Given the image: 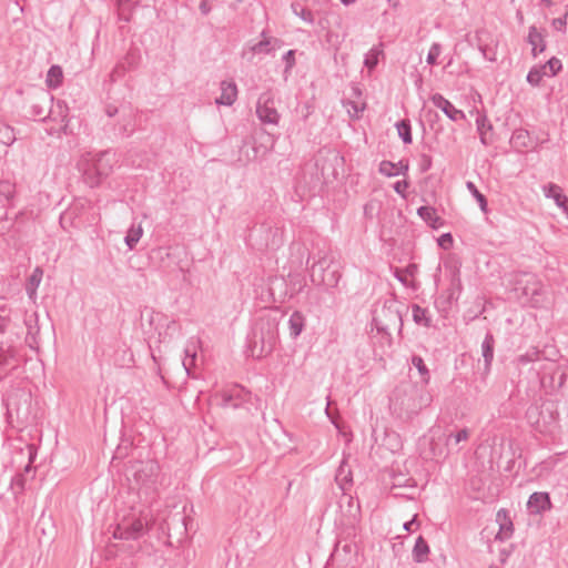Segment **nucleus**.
<instances>
[{
  "instance_id": "obj_28",
  "label": "nucleus",
  "mask_w": 568,
  "mask_h": 568,
  "mask_svg": "<svg viewBox=\"0 0 568 568\" xmlns=\"http://www.w3.org/2000/svg\"><path fill=\"white\" fill-rule=\"evenodd\" d=\"M304 327H305V316L298 311L293 312L288 320L290 335L293 338H296L297 336L301 335Z\"/></svg>"
},
{
  "instance_id": "obj_54",
  "label": "nucleus",
  "mask_w": 568,
  "mask_h": 568,
  "mask_svg": "<svg viewBox=\"0 0 568 568\" xmlns=\"http://www.w3.org/2000/svg\"><path fill=\"white\" fill-rule=\"evenodd\" d=\"M409 186L408 182L403 180V181H397L395 184H394V191L399 194L400 196L403 197H406V190L407 187Z\"/></svg>"
},
{
  "instance_id": "obj_20",
  "label": "nucleus",
  "mask_w": 568,
  "mask_h": 568,
  "mask_svg": "<svg viewBox=\"0 0 568 568\" xmlns=\"http://www.w3.org/2000/svg\"><path fill=\"white\" fill-rule=\"evenodd\" d=\"M409 164L407 161L400 160L397 163L384 160L379 163V173L385 176H396L398 174H406L408 172Z\"/></svg>"
},
{
  "instance_id": "obj_34",
  "label": "nucleus",
  "mask_w": 568,
  "mask_h": 568,
  "mask_svg": "<svg viewBox=\"0 0 568 568\" xmlns=\"http://www.w3.org/2000/svg\"><path fill=\"white\" fill-rule=\"evenodd\" d=\"M16 193V185L9 180L0 181V204L10 202Z\"/></svg>"
},
{
  "instance_id": "obj_46",
  "label": "nucleus",
  "mask_w": 568,
  "mask_h": 568,
  "mask_svg": "<svg viewBox=\"0 0 568 568\" xmlns=\"http://www.w3.org/2000/svg\"><path fill=\"white\" fill-rule=\"evenodd\" d=\"M440 53H442V45L437 42L433 43L428 51L427 58H426L427 63L432 64V65L436 64L437 59L440 55Z\"/></svg>"
},
{
  "instance_id": "obj_13",
  "label": "nucleus",
  "mask_w": 568,
  "mask_h": 568,
  "mask_svg": "<svg viewBox=\"0 0 568 568\" xmlns=\"http://www.w3.org/2000/svg\"><path fill=\"white\" fill-rule=\"evenodd\" d=\"M430 101L436 108L440 109L445 113V115L452 121L456 122L459 120H464L466 118L465 113L462 110L456 109L450 103V101H448L440 93L433 94L430 97Z\"/></svg>"
},
{
  "instance_id": "obj_39",
  "label": "nucleus",
  "mask_w": 568,
  "mask_h": 568,
  "mask_svg": "<svg viewBox=\"0 0 568 568\" xmlns=\"http://www.w3.org/2000/svg\"><path fill=\"white\" fill-rule=\"evenodd\" d=\"M17 356V351L12 345L0 346V366L9 365L12 359Z\"/></svg>"
},
{
  "instance_id": "obj_45",
  "label": "nucleus",
  "mask_w": 568,
  "mask_h": 568,
  "mask_svg": "<svg viewBox=\"0 0 568 568\" xmlns=\"http://www.w3.org/2000/svg\"><path fill=\"white\" fill-rule=\"evenodd\" d=\"M542 67H546V71H548V77H555L562 68L561 61L552 57L549 59Z\"/></svg>"
},
{
  "instance_id": "obj_5",
  "label": "nucleus",
  "mask_w": 568,
  "mask_h": 568,
  "mask_svg": "<svg viewBox=\"0 0 568 568\" xmlns=\"http://www.w3.org/2000/svg\"><path fill=\"white\" fill-rule=\"evenodd\" d=\"M160 475V465L154 460L140 463L134 473L135 481L146 490L154 489Z\"/></svg>"
},
{
  "instance_id": "obj_7",
  "label": "nucleus",
  "mask_w": 568,
  "mask_h": 568,
  "mask_svg": "<svg viewBox=\"0 0 568 568\" xmlns=\"http://www.w3.org/2000/svg\"><path fill=\"white\" fill-rule=\"evenodd\" d=\"M339 524L354 529L359 521V504L351 495H344L339 500Z\"/></svg>"
},
{
  "instance_id": "obj_42",
  "label": "nucleus",
  "mask_w": 568,
  "mask_h": 568,
  "mask_svg": "<svg viewBox=\"0 0 568 568\" xmlns=\"http://www.w3.org/2000/svg\"><path fill=\"white\" fill-rule=\"evenodd\" d=\"M466 187L473 194V196L476 199V201L478 202L480 210L486 212L487 211V200H486L485 195L478 191V189L471 181H468L466 183Z\"/></svg>"
},
{
  "instance_id": "obj_48",
  "label": "nucleus",
  "mask_w": 568,
  "mask_h": 568,
  "mask_svg": "<svg viewBox=\"0 0 568 568\" xmlns=\"http://www.w3.org/2000/svg\"><path fill=\"white\" fill-rule=\"evenodd\" d=\"M120 62H124L129 71L133 70L138 67L139 55L134 51H129Z\"/></svg>"
},
{
  "instance_id": "obj_14",
  "label": "nucleus",
  "mask_w": 568,
  "mask_h": 568,
  "mask_svg": "<svg viewBox=\"0 0 568 568\" xmlns=\"http://www.w3.org/2000/svg\"><path fill=\"white\" fill-rule=\"evenodd\" d=\"M250 393L241 386H233L222 394V405L224 407L237 408L247 400Z\"/></svg>"
},
{
  "instance_id": "obj_64",
  "label": "nucleus",
  "mask_w": 568,
  "mask_h": 568,
  "mask_svg": "<svg viewBox=\"0 0 568 568\" xmlns=\"http://www.w3.org/2000/svg\"><path fill=\"white\" fill-rule=\"evenodd\" d=\"M154 253L160 256V258L163 261L164 257H170V252L168 248L160 247L154 251Z\"/></svg>"
},
{
  "instance_id": "obj_63",
  "label": "nucleus",
  "mask_w": 568,
  "mask_h": 568,
  "mask_svg": "<svg viewBox=\"0 0 568 568\" xmlns=\"http://www.w3.org/2000/svg\"><path fill=\"white\" fill-rule=\"evenodd\" d=\"M131 128H132V121H131V118H130V116H128V118H123V122H122V124H121V130H122L123 132H128V131H129V129L131 130Z\"/></svg>"
},
{
  "instance_id": "obj_52",
  "label": "nucleus",
  "mask_w": 568,
  "mask_h": 568,
  "mask_svg": "<svg viewBox=\"0 0 568 568\" xmlns=\"http://www.w3.org/2000/svg\"><path fill=\"white\" fill-rule=\"evenodd\" d=\"M438 244L444 250H448L453 246V236L450 233H445L438 239Z\"/></svg>"
},
{
  "instance_id": "obj_22",
  "label": "nucleus",
  "mask_w": 568,
  "mask_h": 568,
  "mask_svg": "<svg viewBox=\"0 0 568 568\" xmlns=\"http://www.w3.org/2000/svg\"><path fill=\"white\" fill-rule=\"evenodd\" d=\"M237 98V88L234 82L222 81L221 95L216 98V104L232 105Z\"/></svg>"
},
{
  "instance_id": "obj_19",
  "label": "nucleus",
  "mask_w": 568,
  "mask_h": 568,
  "mask_svg": "<svg viewBox=\"0 0 568 568\" xmlns=\"http://www.w3.org/2000/svg\"><path fill=\"white\" fill-rule=\"evenodd\" d=\"M527 42L531 45V54L535 58L546 50L545 34L535 26L529 27Z\"/></svg>"
},
{
  "instance_id": "obj_58",
  "label": "nucleus",
  "mask_w": 568,
  "mask_h": 568,
  "mask_svg": "<svg viewBox=\"0 0 568 568\" xmlns=\"http://www.w3.org/2000/svg\"><path fill=\"white\" fill-rule=\"evenodd\" d=\"M185 353H186V358L183 361V366L185 367L186 372H189L190 366L193 365V363L195 361V353L191 354L189 348L185 349Z\"/></svg>"
},
{
  "instance_id": "obj_50",
  "label": "nucleus",
  "mask_w": 568,
  "mask_h": 568,
  "mask_svg": "<svg viewBox=\"0 0 568 568\" xmlns=\"http://www.w3.org/2000/svg\"><path fill=\"white\" fill-rule=\"evenodd\" d=\"M529 139V134L527 131H524V130H518L516 132H514L513 136H511V140L516 143V144H521L524 146H526V140Z\"/></svg>"
},
{
  "instance_id": "obj_43",
  "label": "nucleus",
  "mask_w": 568,
  "mask_h": 568,
  "mask_svg": "<svg viewBox=\"0 0 568 568\" xmlns=\"http://www.w3.org/2000/svg\"><path fill=\"white\" fill-rule=\"evenodd\" d=\"M16 141L13 129L7 124L0 125V143L11 145Z\"/></svg>"
},
{
  "instance_id": "obj_9",
  "label": "nucleus",
  "mask_w": 568,
  "mask_h": 568,
  "mask_svg": "<svg viewBox=\"0 0 568 568\" xmlns=\"http://www.w3.org/2000/svg\"><path fill=\"white\" fill-rule=\"evenodd\" d=\"M145 532V523L141 518H135L130 523L119 524L114 530V537L126 540L139 539Z\"/></svg>"
},
{
  "instance_id": "obj_26",
  "label": "nucleus",
  "mask_w": 568,
  "mask_h": 568,
  "mask_svg": "<svg viewBox=\"0 0 568 568\" xmlns=\"http://www.w3.org/2000/svg\"><path fill=\"white\" fill-rule=\"evenodd\" d=\"M494 335L491 333H487L481 343V354L485 361V372H489L490 369V365L494 359Z\"/></svg>"
},
{
  "instance_id": "obj_12",
  "label": "nucleus",
  "mask_w": 568,
  "mask_h": 568,
  "mask_svg": "<svg viewBox=\"0 0 568 568\" xmlns=\"http://www.w3.org/2000/svg\"><path fill=\"white\" fill-rule=\"evenodd\" d=\"M53 98L50 95V93L45 91H40L38 94H36L32 98L30 109H31V115L34 119L39 120H47L48 113L47 109L52 104Z\"/></svg>"
},
{
  "instance_id": "obj_49",
  "label": "nucleus",
  "mask_w": 568,
  "mask_h": 568,
  "mask_svg": "<svg viewBox=\"0 0 568 568\" xmlns=\"http://www.w3.org/2000/svg\"><path fill=\"white\" fill-rule=\"evenodd\" d=\"M270 44H271V41L268 39H264V40L255 43L252 47V51L254 53H268L271 51Z\"/></svg>"
},
{
  "instance_id": "obj_51",
  "label": "nucleus",
  "mask_w": 568,
  "mask_h": 568,
  "mask_svg": "<svg viewBox=\"0 0 568 568\" xmlns=\"http://www.w3.org/2000/svg\"><path fill=\"white\" fill-rule=\"evenodd\" d=\"M432 164H433L432 158L428 154L420 155L418 166H419V171L422 173H425L428 170H430Z\"/></svg>"
},
{
  "instance_id": "obj_1",
  "label": "nucleus",
  "mask_w": 568,
  "mask_h": 568,
  "mask_svg": "<svg viewBox=\"0 0 568 568\" xmlns=\"http://www.w3.org/2000/svg\"><path fill=\"white\" fill-rule=\"evenodd\" d=\"M113 165L114 155L108 151L88 152L78 162V169L82 173L83 181L90 187L100 185L102 180L111 174Z\"/></svg>"
},
{
  "instance_id": "obj_40",
  "label": "nucleus",
  "mask_w": 568,
  "mask_h": 568,
  "mask_svg": "<svg viewBox=\"0 0 568 568\" xmlns=\"http://www.w3.org/2000/svg\"><path fill=\"white\" fill-rule=\"evenodd\" d=\"M292 10L303 21L307 22L308 24L314 23V14L310 9L304 8L298 3H292Z\"/></svg>"
},
{
  "instance_id": "obj_4",
  "label": "nucleus",
  "mask_w": 568,
  "mask_h": 568,
  "mask_svg": "<svg viewBox=\"0 0 568 568\" xmlns=\"http://www.w3.org/2000/svg\"><path fill=\"white\" fill-rule=\"evenodd\" d=\"M91 203L85 199L75 200L61 215L60 224L64 230L70 227L82 229L90 224L92 220L88 217V211Z\"/></svg>"
},
{
  "instance_id": "obj_11",
  "label": "nucleus",
  "mask_w": 568,
  "mask_h": 568,
  "mask_svg": "<svg viewBox=\"0 0 568 568\" xmlns=\"http://www.w3.org/2000/svg\"><path fill=\"white\" fill-rule=\"evenodd\" d=\"M266 326H267V328L265 332H264V327L263 326L261 327V336H260L261 348H260V352L256 354L257 357H262V356L270 354L276 345L277 335H278L277 324L274 321L273 322L267 321Z\"/></svg>"
},
{
  "instance_id": "obj_60",
  "label": "nucleus",
  "mask_w": 568,
  "mask_h": 568,
  "mask_svg": "<svg viewBox=\"0 0 568 568\" xmlns=\"http://www.w3.org/2000/svg\"><path fill=\"white\" fill-rule=\"evenodd\" d=\"M119 109L115 106V105H112V104H109L106 105L105 108V114L109 116V118H113L115 116L116 114H119Z\"/></svg>"
},
{
  "instance_id": "obj_30",
  "label": "nucleus",
  "mask_w": 568,
  "mask_h": 568,
  "mask_svg": "<svg viewBox=\"0 0 568 568\" xmlns=\"http://www.w3.org/2000/svg\"><path fill=\"white\" fill-rule=\"evenodd\" d=\"M429 546L427 541L419 536L413 548V559L416 562H425L428 559Z\"/></svg>"
},
{
  "instance_id": "obj_27",
  "label": "nucleus",
  "mask_w": 568,
  "mask_h": 568,
  "mask_svg": "<svg viewBox=\"0 0 568 568\" xmlns=\"http://www.w3.org/2000/svg\"><path fill=\"white\" fill-rule=\"evenodd\" d=\"M43 276V270L39 266H37L30 277L28 278L27 285H26V292L29 296V298L34 300L37 297V290L42 281Z\"/></svg>"
},
{
  "instance_id": "obj_59",
  "label": "nucleus",
  "mask_w": 568,
  "mask_h": 568,
  "mask_svg": "<svg viewBox=\"0 0 568 568\" xmlns=\"http://www.w3.org/2000/svg\"><path fill=\"white\" fill-rule=\"evenodd\" d=\"M418 526H419V524H418V521L416 519V515H415L412 520L404 524V529L407 531H413Z\"/></svg>"
},
{
  "instance_id": "obj_56",
  "label": "nucleus",
  "mask_w": 568,
  "mask_h": 568,
  "mask_svg": "<svg viewBox=\"0 0 568 568\" xmlns=\"http://www.w3.org/2000/svg\"><path fill=\"white\" fill-rule=\"evenodd\" d=\"M469 437L468 429L464 428L457 432L455 435H450L449 438H454L455 444H458L460 442L467 440Z\"/></svg>"
},
{
  "instance_id": "obj_32",
  "label": "nucleus",
  "mask_w": 568,
  "mask_h": 568,
  "mask_svg": "<svg viewBox=\"0 0 568 568\" xmlns=\"http://www.w3.org/2000/svg\"><path fill=\"white\" fill-rule=\"evenodd\" d=\"M63 72L61 67L51 65L47 73V85L51 89H57L62 83Z\"/></svg>"
},
{
  "instance_id": "obj_47",
  "label": "nucleus",
  "mask_w": 568,
  "mask_h": 568,
  "mask_svg": "<svg viewBox=\"0 0 568 568\" xmlns=\"http://www.w3.org/2000/svg\"><path fill=\"white\" fill-rule=\"evenodd\" d=\"M290 283L293 285L290 292V296H293L294 294L301 292V290L304 286V280L300 277L298 275H288Z\"/></svg>"
},
{
  "instance_id": "obj_41",
  "label": "nucleus",
  "mask_w": 568,
  "mask_h": 568,
  "mask_svg": "<svg viewBox=\"0 0 568 568\" xmlns=\"http://www.w3.org/2000/svg\"><path fill=\"white\" fill-rule=\"evenodd\" d=\"M412 364L417 368L423 382L427 384L429 382L430 375L427 366L424 363V359L418 355H414L412 357Z\"/></svg>"
},
{
  "instance_id": "obj_3",
  "label": "nucleus",
  "mask_w": 568,
  "mask_h": 568,
  "mask_svg": "<svg viewBox=\"0 0 568 568\" xmlns=\"http://www.w3.org/2000/svg\"><path fill=\"white\" fill-rule=\"evenodd\" d=\"M310 270L313 284L334 287L338 284L341 273L334 265V255L331 252L320 251L314 257Z\"/></svg>"
},
{
  "instance_id": "obj_10",
  "label": "nucleus",
  "mask_w": 568,
  "mask_h": 568,
  "mask_svg": "<svg viewBox=\"0 0 568 568\" xmlns=\"http://www.w3.org/2000/svg\"><path fill=\"white\" fill-rule=\"evenodd\" d=\"M432 402V396L426 392L413 389L407 400L402 402V407L408 416L418 414L419 410L427 407Z\"/></svg>"
},
{
  "instance_id": "obj_29",
  "label": "nucleus",
  "mask_w": 568,
  "mask_h": 568,
  "mask_svg": "<svg viewBox=\"0 0 568 568\" xmlns=\"http://www.w3.org/2000/svg\"><path fill=\"white\" fill-rule=\"evenodd\" d=\"M418 216L434 229H437L442 222L440 217L437 216L436 210L432 206H420L417 210Z\"/></svg>"
},
{
  "instance_id": "obj_61",
  "label": "nucleus",
  "mask_w": 568,
  "mask_h": 568,
  "mask_svg": "<svg viewBox=\"0 0 568 568\" xmlns=\"http://www.w3.org/2000/svg\"><path fill=\"white\" fill-rule=\"evenodd\" d=\"M26 342L30 345V347H33V343H36V336H34V333L32 332L31 325H29V331H28V334L26 337Z\"/></svg>"
},
{
  "instance_id": "obj_8",
  "label": "nucleus",
  "mask_w": 568,
  "mask_h": 568,
  "mask_svg": "<svg viewBox=\"0 0 568 568\" xmlns=\"http://www.w3.org/2000/svg\"><path fill=\"white\" fill-rule=\"evenodd\" d=\"M68 116H69V108L65 102L58 100L55 103L52 102L50 105V110L48 112V119L58 124L57 128H51V133H67L68 129Z\"/></svg>"
},
{
  "instance_id": "obj_44",
  "label": "nucleus",
  "mask_w": 568,
  "mask_h": 568,
  "mask_svg": "<svg viewBox=\"0 0 568 568\" xmlns=\"http://www.w3.org/2000/svg\"><path fill=\"white\" fill-rule=\"evenodd\" d=\"M128 71L129 68H126L125 63L119 61L109 74L110 82L114 83L119 81L126 74Z\"/></svg>"
},
{
  "instance_id": "obj_24",
  "label": "nucleus",
  "mask_w": 568,
  "mask_h": 568,
  "mask_svg": "<svg viewBox=\"0 0 568 568\" xmlns=\"http://www.w3.org/2000/svg\"><path fill=\"white\" fill-rule=\"evenodd\" d=\"M449 278H450V285H449V294L448 300H458V295L463 290L462 278H460V271L457 266H450L449 267Z\"/></svg>"
},
{
  "instance_id": "obj_53",
  "label": "nucleus",
  "mask_w": 568,
  "mask_h": 568,
  "mask_svg": "<svg viewBox=\"0 0 568 568\" xmlns=\"http://www.w3.org/2000/svg\"><path fill=\"white\" fill-rule=\"evenodd\" d=\"M567 13L561 17V18H556L552 20V27L557 30V31H561V32H565L566 31V26H567Z\"/></svg>"
},
{
  "instance_id": "obj_25",
  "label": "nucleus",
  "mask_w": 568,
  "mask_h": 568,
  "mask_svg": "<svg viewBox=\"0 0 568 568\" xmlns=\"http://www.w3.org/2000/svg\"><path fill=\"white\" fill-rule=\"evenodd\" d=\"M118 7L119 19L124 22H130L132 13L140 0H113Z\"/></svg>"
},
{
  "instance_id": "obj_37",
  "label": "nucleus",
  "mask_w": 568,
  "mask_h": 568,
  "mask_svg": "<svg viewBox=\"0 0 568 568\" xmlns=\"http://www.w3.org/2000/svg\"><path fill=\"white\" fill-rule=\"evenodd\" d=\"M544 77H548V71H546V67L536 65L530 69L527 74V82L534 87L539 85Z\"/></svg>"
},
{
  "instance_id": "obj_36",
  "label": "nucleus",
  "mask_w": 568,
  "mask_h": 568,
  "mask_svg": "<svg viewBox=\"0 0 568 568\" xmlns=\"http://www.w3.org/2000/svg\"><path fill=\"white\" fill-rule=\"evenodd\" d=\"M412 314H413V320L416 324L423 325L425 327L430 326V318L427 315L428 312L426 308L420 307L418 304H414L412 306Z\"/></svg>"
},
{
  "instance_id": "obj_6",
  "label": "nucleus",
  "mask_w": 568,
  "mask_h": 568,
  "mask_svg": "<svg viewBox=\"0 0 568 568\" xmlns=\"http://www.w3.org/2000/svg\"><path fill=\"white\" fill-rule=\"evenodd\" d=\"M256 115L264 124L277 125L281 119L275 100L268 92L262 93L256 103Z\"/></svg>"
},
{
  "instance_id": "obj_62",
  "label": "nucleus",
  "mask_w": 568,
  "mask_h": 568,
  "mask_svg": "<svg viewBox=\"0 0 568 568\" xmlns=\"http://www.w3.org/2000/svg\"><path fill=\"white\" fill-rule=\"evenodd\" d=\"M199 8L204 16L209 14L211 11V6L209 4L207 0H202Z\"/></svg>"
},
{
  "instance_id": "obj_31",
  "label": "nucleus",
  "mask_w": 568,
  "mask_h": 568,
  "mask_svg": "<svg viewBox=\"0 0 568 568\" xmlns=\"http://www.w3.org/2000/svg\"><path fill=\"white\" fill-rule=\"evenodd\" d=\"M418 272L417 264L410 263L404 268H396L394 276L405 286H409L408 278L414 277Z\"/></svg>"
},
{
  "instance_id": "obj_33",
  "label": "nucleus",
  "mask_w": 568,
  "mask_h": 568,
  "mask_svg": "<svg viewBox=\"0 0 568 568\" xmlns=\"http://www.w3.org/2000/svg\"><path fill=\"white\" fill-rule=\"evenodd\" d=\"M143 235V229L141 224H132V226L128 230V233L124 237V242L128 245L130 250H133L134 246L138 244L140 239Z\"/></svg>"
},
{
  "instance_id": "obj_55",
  "label": "nucleus",
  "mask_w": 568,
  "mask_h": 568,
  "mask_svg": "<svg viewBox=\"0 0 568 568\" xmlns=\"http://www.w3.org/2000/svg\"><path fill=\"white\" fill-rule=\"evenodd\" d=\"M283 60L285 61L286 63V71H288L290 69H292L295 64V51L294 50H288L284 55H283Z\"/></svg>"
},
{
  "instance_id": "obj_23",
  "label": "nucleus",
  "mask_w": 568,
  "mask_h": 568,
  "mask_svg": "<svg viewBox=\"0 0 568 568\" xmlns=\"http://www.w3.org/2000/svg\"><path fill=\"white\" fill-rule=\"evenodd\" d=\"M497 521L499 523V531L496 535V539L506 540L513 535V523L504 509L498 510Z\"/></svg>"
},
{
  "instance_id": "obj_21",
  "label": "nucleus",
  "mask_w": 568,
  "mask_h": 568,
  "mask_svg": "<svg viewBox=\"0 0 568 568\" xmlns=\"http://www.w3.org/2000/svg\"><path fill=\"white\" fill-rule=\"evenodd\" d=\"M32 460L30 459L29 464L24 467L22 473L17 474L10 483V489L12 490V494L16 498H18L20 495L23 494L26 490V484L28 481V476L33 471V468L31 466Z\"/></svg>"
},
{
  "instance_id": "obj_2",
  "label": "nucleus",
  "mask_w": 568,
  "mask_h": 568,
  "mask_svg": "<svg viewBox=\"0 0 568 568\" xmlns=\"http://www.w3.org/2000/svg\"><path fill=\"white\" fill-rule=\"evenodd\" d=\"M514 291L523 305L539 308L545 303L544 285L535 274L526 272L516 274L514 277Z\"/></svg>"
},
{
  "instance_id": "obj_16",
  "label": "nucleus",
  "mask_w": 568,
  "mask_h": 568,
  "mask_svg": "<svg viewBox=\"0 0 568 568\" xmlns=\"http://www.w3.org/2000/svg\"><path fill=\"white\" fill-rule=\"evenodd\" d=\"M356 556V546L353 542H338L332 554V560L335 562L351 564Z\"/></svg>"
},
{
  "instance_id": "obj_15",
  "label": "nucleus",
  "mask_w": 568,
  "mask_h": 568,
  "mask_svg": "<svg viewBox=\"0 0 568 568\" xmlns=\"http://www.w3.org/2000/svg\"><path fill=\"white\" fill-rule=\"evenodd\" d=\"M476 126L481 144L489 145L493 142V124L485 113L477 111Z\"/></svg>"
},
{
  "instance_id": "obj_57",
  "label": "nucleus",
  "mask_w": 568,
  "mask_h": 568,
  "mask_svg": "<svg viewBox=\"0 0 568 568\" xmlns=\"http://www.w3.org/2000/svg\"><path fill=\"white\" fill-rule=\"evenodd\" d=\"M376 202L375 201H369L368 203H366L364 205V214L365 216L369 217V219H373L374 216V211L376 210Z\"/></svg>"
},
{
  "instance_id": "obj_38",
  "label": "nucleus",
  "mask_w": 568,
  "mask_h": 568,
  "mask_svg": "<svg viewBox=\"0 0 568 568\" xmlns=\"http://www.w3.org/2000/svg\"><path fill=\"white\" fill-rule=\"evenodd\" d=\"M381 54H383L382 44L373 47L365 55V67L373 70L377 65Z\"/></svg>"
},
{
  "instance_id": "obj_18",
  "label": "nucleus",
  "mask_w": 568,
  "mask_h": 568,
  "mask_svg": "<svg viewBox=\"0 0 568 568\" xmlns=\"http://www.w3.org/2000/svg\"><path fill=\"white\" fill-rule=\"evenodd\" d=\"M527 506L534 514H540L551 508V501L548 493H534L530 495Z\"/></svg>"
},
{
  "instance_id": "obj_17",
  "label": "nucleus",
  "mask_w": 568,
  "mask_h": 568,
  "mask_svg": "<svg viewBox=\"0 0 568 568\" xmlns=\"http://www.w3.org/2000/svg\"><path fill=\"white\" fill-rule=\"evenodd\" d=\"M542 192L546 197L552 199L558 207L568 212V197L562 193L559 185L555 183L545 184L542 186Z\"/></svg>"
},
{
  "instance_id": "obj_35",
  "label": "nucleus",
  "mask_w": 568,
  "mask_h": 568,
  "mask_svg": "<svg viewBox=\"0 0 568 568\" xmlns=\"http://www.w3.org/2000/svg\"><path fill=\"white\" fill-rule=\"evenodd\" d=\"M395 126L403 142L405 144H410L413 141L410 121L408 119L400 120L395 124Z\"/></svg>"
}]
</instances>
